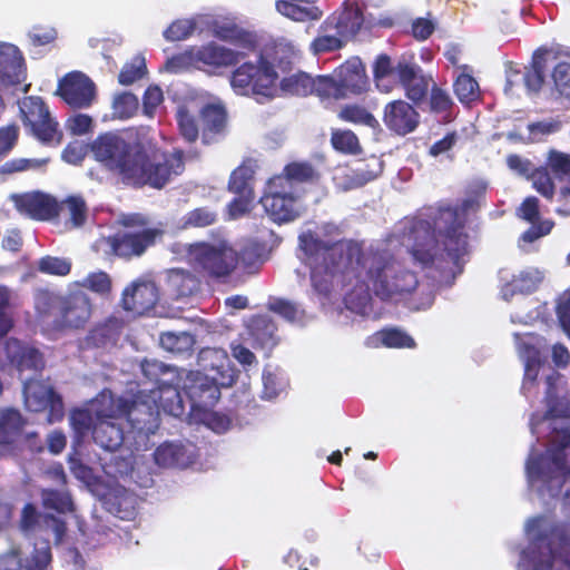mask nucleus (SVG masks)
<instances>
[{"instance_id":"29","label":"nucleus","mask_w":570,"mask_h":570,"mask_svg":"<svg viewBox=\"0 0 570 570\" xmlns=\"http://www.w3.org/2000/svg\"><path fill=\"white\" fill-rule=\"evenodd\" d=\"M158 302V292L153 283H139L124 292L125 308L136 313L153 309Z\"/></svg>"},{"instance_id":"49","label":"nucleus","mask_w":570,"mask_h":570,"mask_svg":"<svg viewBox=\"0 0 570 570\" xmlns=\"http://www.w3.org/2000/svg\"><path fill=\"white\" fill-rule=\"evenodd\" d=\"M217 222V213L208 206L197 207L183 217L184 228H204Z\"/></svg>"},{"instance_id":"59","label":"nucleus","mask_w":570,"mask_h":570,"mask_svg":"<svg viewBox=\"0 0 570 570\" xmlns=\"http://www.w3.org/2000/svg\"><path fill=\"white\" fill-rule=\"evenodd\" d=\"M80 285L99 295H108L112 287L110 276L104 271L89 273Z\"/></svg>"},{"instance_id":"30","label":"nucleus","mask_w":570,"mask_h":570,"mask_svg":"<svg viewBox=\"0 0 570 570\" xmlns=\"http://www.w3.org/2000/svg\"><path fill=\"white\" fill-rule=\"evenodd\" d=\"M248 333L253 347L266 350L268 353L277 345L275 322L267 315H255L249 320Z\"/></svg>"},{"instance_id":"13","label":"nucleus","mask_w":570,"mask_h":570,"mask_svg":"<svg viewBox=\"0 0 570 570\" xmlns=\"http://www.w3.org/2000/svg\"><path fill=\"white\" fill-rule=\"evenodd\" d=\"M259 203L267 216L278 225L297 219L303 209L294 189L273 178L268 179Z\"/></svg>"},{"instance_id":"8","label":"nucleus","mask_w":570,"mask_h":570,"mask_svg":"<svg viewBox=\"0 0 570 570\" xmlns=\"http://www.w3.org/2000/svg\"><path fill=\"white\" fill-rule=\"evenodd\" d=\"M291 61L276 59L269 55L261 53L257 59V65L253 62H244L238 66L230 76V85L233 89L239 95H259L264 97H274L276 91V82L278 73L275 70L278 67L285 71Z\"/></svg>"},{"instance_id":"44","label":"nucleus","mask_w":570,"mask_h":570,"mask_svg":"<svg viewBox=\"0 0 570 570\" xmlns=\"http://www.w3.org/2000/svg\"><path fill=\"white\" fill-rule=\"evenodd\" d=\"M253 178V168L242 164L232 171L228 180V190L235 195H254L252 186Z\"/></svg>"},{"instance_id":"64","label":"nucleus","mask_w":570,"mask_h":570,"mask_svg":"<svg viewBox=\"0 0 570 570\" xmlns=\"http://www.w3.org/2000/svg\"><path fill=\"white\" fill-rule=\"evenodd\" d=\"M51 562V550L47 544L42 548H35L30 558L27 560V570H46Z\"/></svg>"},{"instance_id":"48","label":"nucleus","mask_w":570,"mask_h":570,"mask_svg":"<svg viewBox=\"0 0 570 570\" xmlns=\"http://www.w3.org/2000/svg\"><path fill=\"white\" fill-rule=\"evenodd\" d=\"M377 336L381 343L390 348H413L416 346L414 338L397 327H385L377 332Z\"/></svg>"},{"instance_id":"31","label":"nucleus","mask_w":570,"mask_h":570,"mask_svg":"<svg viewBox=\"0 0 570 570\" xmlns=\"http://www.w3.org/2000/svg\"><path fill=\"white\" fill-rule=\"evenodd\" d=\"M546 52V50L543 52L535 51L530 66L525 67L523 72L520 70H511L508 73L507 85L511 87L515 82L514 78L522 75V80L528 91L534 94L539 92L544 83Z\"/></svg>"},{"instance_id":"52","label":"nucleus","mask_w":570,"mask_h":570,"mask_svg":"<svg viewBox=\"0 0 570 570\" xmlns=\"http://www.w3.org/2000/svg\"><path fill=\"white\" fill-rule=\"evenodd\" d=\"M429 110L432 114L450 112L453 101L449 92L433 83L429 89Z\"/></svg>"},{"instance_id":"37","label":"nucleus","mask_w":570,"mask_h":570,"mask_svg":"<svg viewBox=\"0 0 570 570\" xmlns=\"http://www.w3.org/2000/svg\"><path fill=\"white\" fill-rule=\"evenodd\" d=\"M338 119L353 125L375 129L380 126L377 119L364 106L357 104L344 105L337 114Z\"/></svg>"},{"instance_id":"3","label":"nucleus","mask_w":570,"mask_h":570,"mask_svg":"<svg viewBox=\"0 0 570 570\" xmlns=\"http://www.w3.org/2000/svg\"><path fill=\"white\" fill-rule=\"evenodd\" d=\"M365 268L366 293L364 299H370L368 291L382 302L402 303L411 311H421L433 304L431 291L420 285L416 273L402 267L394 256L385 250L375 252L362 258Z\"/></svg>"},{"instance_id":"38","label":"nucleus","mask_w":570,"mask_h":570,"mask_svg":"<svg viewBox=\"0 0 570 570\" xmlns=\"http://www.w3.org/2000/svg\"><path fill=\"white\" fill-rule=\"evenodd\" d=\"M460 68L463 72L454 80L453 89L460 102L469 104L479 98V83L470 73L466 72L469 70L468 65L460 66Z\"/></svg>"},{"instance_id":"24","label":"nucleus","mask_w":570,"mask_h":570,"mask_svg":"<svg viewBox=\"0 0 570 570\" xmlns=\"http://www.w3.org/2000/svg\"><path fill=\"white\" fill-rule=\"evenodd\" d=\"M4 355L20 373L24 371L38 373L45 366L42 354L38 348L29 346L14 337L6 341Z\"/></svg>"},{"instance_id":"57","label":"nucleus","mask_w":570,"mask_h":570,"mask_svg":"<svg viewBox=\"0 0 570 570\" xmlns=\"http://www.w3.org/2000/svg\"><path fill=\"white\" fill-rule=\"evenodd\" d=\"M196 30V22L191 19H177L164 31L167 41H181L189 38Z\"/></svg>"},{"instance_id":"54","label":"nucleus","mask_w":570,"mask_h":570,"mask_svg":"<svg viewBox=\"0 0 570 570\" xmlns=\"http://www.w3.org/2000/svg\"><path fill=\"white\" fill-rule=\"evenodd\" d=\"M560 180L570 175V154L551 149L547 157V167Z\"/></svg>"},{"instance_id":"1","label":"nucleus","mask_w":570,"mask_h":570,"mask_svg":"<svg viewBox=\"0 0 570 570\" xmlns=\"http://www.w3.org/2000/svg\"><path fill=\"white\" fill-rule=\"evenodd\" d=\"M487 186L474 185L460 207L440 206L415 216L407 232L410 253L422 268L435 267L442 276L455 278L462 274L469 255L465 214L481 206Z\"/></svg>"},{"instance_id":"18","label":"nucleus","mask_w":570,"mask_h":570,"mask_svg":"<svg viewBox=\"0 0 570 570\" xmlns=\"http://www.w3.org/2000/svg\"><path fill=\"white\" fill-rule=\"evenodd\" d=\"M395 75L404 90L405 97L420 106L428 97L433 81L432 76L423 71L415 61L400 59L395 65Z\"/></svg>"},{"instance_id":"42","label":"nucleus","mask_w":570,"mask_h":570,"mask_svg":"<svg viewBox=\"0 0 570 570\" xmlns=\"http://www.w3.org/2000/svg\"><path fill=\"white\" fill-rule=\"evenodd\" d=\"M176 120L179 134L187 142L193 144L198 139L199 135L202 136V128L197 117L186 106L178 107Z\"/></svg>"},{"instance_id":"32","label":"nucleus","mask_w":570,"mask_h":570,"mask_svg":"<svg viewBox=\"0 0 570 570\" xmlns=\"http://www.w3.org/2000/svg\"><path fill=\"white\" fill-rule=\"evenodd\" d=\"M272 178L281 180L283 185L293 189L294 184L317 181L320 173L309 161H291L284 166L279 175H275Z\"/></svg>"},{"instance_id":"12","label":"nucleus","mask_w":570,"mask_h":570,"mask_svg":"<svg viewBox=\"0 0 570 570\" xmlns=\"http://www.w3.org/2000/svg\"><path fill=\"white\" fill-rule=\"evenodd\" d=\"M141 371L150 382H154L156 387L151 389L147 394L153 395V399L158 407V414L161 412L175 417L184 414L185 407L180 396L179 382H168L161 380L159 376L169 371V367L158 361H147L141 363Z\"/></svg>"},{"instance_id":"43","label":"nucleus","mask_w":570,"mask_h":570,"mask_svg":"<svg viewBox=\"0 0 570 570\" xmlns=\"http://www.w3.org/2000/svg\"><path fill=\"white\" fill-rule=\"evenodd\" d=\"M313 85V77L303 71L284 77L279 82L282 91L295 96L312 95Z\"/></svg>"},{"instance_id":"9","label":"nucleus","mask_w":570,"mask_h":570,"mask_svg":"<svg viewBox=\"0 0 570 570\" xmlns=\"http://www.w3.org/2000/svg\"><path fill=\"white\" fill-rule=\"evenodd\" d=\"M188 255L195 269L212 279L227 278L238 266L237 250L227 239L194 243Z\"/></svg>"},{"instance_id":"4","label":"nucleus","mask_w":570,"mask_h":570,"mask_svg":"<svg viewBox=\"0 0 570 570\" xmlns=\"http://www.w3.org/2000/svg\"><path fill=\"white\" fill-rule=\"evenodd\" d=\"M299 248L306 256V264L311 268V283L314 291L328 296L333 289L334 278L342 274L351 282L350 275L360 278L358 272L363 252L353 242H335L327 244L312 232L299 236Z\"/></svg>"},{"instance_id":"11","label":"nucleus","mask_w":570,"mask_h":570,"mask_svg":"<svg viewBox=\"0 0 570 570\" xmlns=\"http://www.w3.org/2000/svg\"><path fill=\"white\" fill-rule=\"evenodd\" d=\"M116 415H120L131 430L138 433H154L159 426L158 407L153 399L144 391H139L132 399H110Z\"/></svg>"},{"instance_id":"19","label":"nucleus","mask_w":570,"mask_h":570,"mask_svg":"<svg viewBox=\"0 0 570 570\" xmlns=\"http://www.w3.org/2000/svg\"><path fill=\"white\" fill-rule=\"evenodd\" d=\"M115 406L109 401L108 406L96 412V421L92 426V440L107 451L118 450L124 442V429L120 415H116Z\"/></svg>"},{"instance_id":"35","label":"nucleus","mask_w":570,"mask_h":570,"mask_svg":"<svg viewBox=\"0 0 570 570\" xmlns=\"http://www.w3.org/2000/svg\"><path fill=\"white\" fill-rule=\"evenodd\" d=\"M26 421L21 413L12 407L0 412V445H9L14 436L22 430Z\"/></svg>"},{"instance_id":"6","label":"nucleus","mask_w":570,"mask_h":570,"mask_svg":"<svg viewBox=\"0 0 570 570\" xmlns=\"http://www.w3.org/2000/svg\"><path fill=\"white\" fill-rule=\"evenodd\" d=\"M570 426L554 429L544 452L530 455L525 472L531 485L541 494L558 497L566 480L570 476Z\"/></svg>"},{"instance_id":"60","label":"nucleus","mask_w":570,"mask_h":570,"mask_svg":"<svg viewBox=\"0 0 570 570\" xmlns=\"http://www.w3.org/2000/svg\"><path fill=\"white\" fill-rule=\"evenodd\" d=\"M147 73V68L144 58L136 57L131 62L124 65L119 72L118 81L124 86H129L135 81L144 78Z\"/></svg>"},{"instance_id":"41","label":"nucleus","mask_w":570,"mask_h":570,"mask_svg":"<svg viewBox=\"0 0 570 570\" xmlns=\"http://www.w3.org/2000/svg\"><path fill=\"white\" fill-rule=\"evenodd\" d=\"M41 500L42 507L47 510H53L62 514L75 511V505L68 491L43 489L41 491Z\"/></svg>"},{"instance_id":"16","label":"nucleus","mask_w":570,"mask_h":570,"mask_svg":"<svg viewBox=\"0 0 570 570\" xmlns=\"http://www.w3.org/2000/svg\"><path fill=\"white\" fill-rule=\"evenodd\" d=\"M230 385H220L218 380L200 371L187 372L181 389L190 401L191 409L207 411L214 407L220 399V389Z\"/></svg>"},{"instance_id":"21","label":"nucleus","mask_w":570,"mask_h":570,"mask_svg":"<svg viewBox=\"0 0 570 570\" xmlns=\"http://www.w3.org/2000/svg\"><path fill=\"white\" fill-rule=\"evenodd\" d=\"M198 365L200 372L218 380L220 385H233L236 382L237 371L224 348H202L198 353Z\"/></svg>"},{"instance_id":"27","label":"nucleus","mask_w":570,"mask_h":570,"mask_svg":"<svg viewBox=\"0 0 570 570\" xmlns=\"http://www.w3.org/2000/svg\"><path fill=\"white\" fill-rule=\"evenodd\" d=\"M199 120L203 144H213L226 129V109L222 105L206 104L199 110Z\"/></svg>"},{"instance_id":"23","label":"nucleus","mask_w":570,"mask_h":570,"mask_svg":"<svg viewBox=\"0 0 570 570\" xmlns=\"http://www.w3.org/2000/svg\"><path fill=\"white\" fill-rule=\"evenodd\" d=\"M17 210L36 220H50L59 216L58 202L40 191L14 195Z\"/></svg>"},{"instance_id":"15","label":"nucleus","mask_w":570,"mask_h":570,"mask_svg":"<svg viewBox=\"0 0 570 570\" xmlns=\"http://www.w3.org/2000/svg\"><path fill=\"white\" fill-rule=\"evenodd\" d=\"M23 397L27 409L31 412L47 411V422H60L65 416L62 397L56 390L38 381L23 382Z\"/></svg>"},{"instance_id":"5","label":"nucleus","mask_w":570,"mask_h":570,"mask_svg":"<svg viewBox=\"0 0 570 570\" xmlns=\"http://www.w3.org/2000/svg\"><path fill=\"white\" fill-rule=\"evenodd\" d=\"M33 307L39 325L51 333L83 330L94 311L89 295L81 289L60 294L39 288L33 295Z\"/></svg>"},{"instance_id":"50","label":"nucleus","mask_w":570,"mask_h":570,"mask_svg":"<svg viewBox=\"0 0 570 570\" xmlns=\"http://www.w3.org/2000/svg\"><path fill=\"white\" fill-rule=\"evenodd\" d=\"M196 56V47H190L187 50L168 58L165 67L173 73H180L191 69H197Z\"/></svg>"},{"instance_id":"33","label":"nucleus","mask_w":570,"mask_h":570,"mask_svg":"<svg viewBox=\"0 0 570 570\" xmlns=\"http://www.w3.org/2000/svg\"><path fill=\"white\" fill-rule=\"evenodd\" d=\"M215 36L240 49L253 51L257 46L256 36L235 23H222L216 26Z\"/></svg>"},{"instance_id":"17","label":"nucleus","mask_w":570,"mask_h":570,"mask_svg":"<svg viewBox=\"0 0 570 570\" xmlns=\"http://www.w3.org/2000/svg\"><path fill=\"white\" fill-rule=\"evenodd\" d=\"M55 95L73 109H85L96 98V86L85 73L72 71L59 80Z\"/></svg>"},{"instance_id":"20","label":"nucleus","mask_w":570,"mask_h":570,"mask_svg":"<svg viewBox=\"0 0 570 570\" xmlns=\"http://www.w3.org/2000/svg\"><path fill=\"white\" fill-rule=\"evenodd\" d=\"M416 105L403 99H395L387 102L383 110V122L393 134L406 136L416 130L420 125V112Z\"/></svg>"},{"instance_id":"55","label":"nucleus","mask_w":570,"mask_h":570,"mask_svg":"<svg viewBox=\"0 0 570 570\" xmlns=\"http://www.w3.org/2000/svg\"><path fill=\"white\" fill-rule=\"evenodd\" d=\"M553 88L559 98L570 100V63L561 61L552 71Z\"/></svg>"},{"instance_id":"39","label":"nucleus","mask_w":570,"mask_h":570,"mask_svg":"<svg viewBox=\"0 0 570 570\" xmlns=\"http://www.w3.org/2000/svg\"><path fill=\"white\" fill-rule=\"evenodd\" d=\"M331 145L334 150L343 155H358L362 153L360 139L351 129H332Z\"/></svg>"},{"instance_id":"51","label":"nucleus","mask_w":570,"mask_h":570,"mask_svg":"<svg viewBox=\"0 0 570 570\" xmlns=\"http://www.w3.org/2000/svg\"><path fill=\"white\" fill-rule=\"evenodd\" d=\"M49 161L50 158H14L6 161L0 167V171L2 174L11 175L27 170H39L45 168Z\"/></svg>"},{"instance_id":"26","label":"nucleus","mask_w":570,"mask_h":570,"mask_svg":"<svg viewBox=\"0 0 570 570\" xmlns=\"http://www.w3.org/2000/svg\"><path fill=\"white\" fill-rule=\"evenodd\" d=\"M338 86L342 90L360 95L367 90L368 78L365 66L357 57L351 58L336 69Z\"/></svg>"},{"instance_id":"47","label":"nucleus","mask_w":570,"mask_h":570,"mask_svg":"<svg viewBox=\"0 0 570 570\" xmlns=\"http://www.w3.org/2000/svg\"><path fill=\"white\" fill-rule=\"evenodd\" d=\"M87 205L81 196H69L59 204V214L67 213L72 227H80L87 219Z\"/></svg>"},{"instance_id":"28","label":"nucleus","mask_w":570,"mask_h":570,"mask_svg":"<svg viewBox=\"0 0 570 570\" xmlns=\"http://www.w3.org/2000/svg\"><path fill=\"white\" fill-rule=\"evenodd\" d=\"M332 23L340 37L350 38L357 35L364 23L358 1L345 0L337 16L332 18Z\"/></svg>"},{"instance_id":"2","label":"nucleus","mask_w":570,"mask_h":570,"mask_svg":"<svg viewBox=\"0 0 570 570\" xmlns=\"http://www.w3.org/2000/svg\"><path fill=\"white\" fill-rule=\"evenodd\" d=\"M90 151L111 176L125 186L140 189H163L174 176L185 169L184 151L149 149L142 144H131L116 132L100 134Z\"/></svg>"},{"instance_id":"7","label":"nucleus","mask_w":570,"mask_h":570,"mask_svg":"<svg viewBox=\"0 0 570 570\" xmlns=\"http://www.w3.org/2000/svg\"><path fill=\"white\" fill-rule=\"evenodd\" d=\"M538 529L535 549L528 556L527 570H570V525L547 522L540 517L532 521Z\"/></svg>"},{"instance_id":"40","label":"nucleus","mask_w":570,"mask_h":570,"mask_svg":"<svg viewBox=\"0 0 570 570\" xmlns=\"http://www.w3.org/2000/svg\"><path fill=\"white\" fill-rule=\"evenodd\" d=\"M14 309L12 291L0 285V340L6 337L14 326Z\"/></svg>"},{"instance_id":"36","label":"nucleus","mask_w":570,"mask_h":570,"mask_svg":"<svg viewBox=\"0 0 570 570\" xmlns=\"http://www.w3.org/2000/svg\"><path fill=\"white\" fill-rule=\"evenodd\" d=\"M543 279V274L537 267H528L514 275L508 283L511 294L533 293Z\"/></svg>"},{"instance_id":"46","label":"nucleus","mask_w":570,"mask_h":570,"mask_svg":"<svg viewBox=\"0 0 570 570\" xmlns=\"http://www.w3.org/2000/svg\"><path fill=\"white\" fill-rule=\"evenodd\" d=\"M301 2L311 3L309 0H277L276 9L281 14L294 21L303 22L318 18V14L314 13L313 9L302 7Z\"/></svg>"},{"instance_id":"34","label":"nucleus","mask_w":570,"mask_h":570,"mask_svg":"<svg viewBox=\"0 0 570 570\" xmlns=\"http://www.w3.org/2000/svg\"><path fill=\"white\" fill-rule=\"evenodd\" d=\"M154 459L161 468L181 469L189 463L185 446L175 443L160 444L154 452Z\"/></svg>"},{"instance_id":"61","label":"nucleus","mask_w":570,"mask_h":570,"mask_svg":"<svg viewBox=\"0 0 570 570\" xmlns=\"http://www.w3.org/2000/svg\"><path fill=\"white\" fill-rule=\"evenodd\" d=\"M114 114L121 118L128 119L132 117L138 109V99L131 92L119 94L112 102Z\"/></svg>"},{"instance_id":"56","label":"nucleus","mask_w":570,"mask_h":570,"mask_svg":"<svg viewBox=\"0 0 570 570\" xmlns=\"http://www.w3.org/2000/svg\"><path fill=\"white\" fill-rule=\"evenodd\" d=\"M393 72H395V66H393L391 57L386 53L379 55L373 63V78L381 91H391V87L384 86L383 81Z\"/></svg>"},{"instance_id":"22","label":"nucleus","mask_w":570,"mask_h":570,"mask_svg":"<svg viewBox=\"0 0 570 570\" xmlns=\"http://www.w3.org/2000/svg\"><path fill=\"white\" fill-rule=\"evenodd\" d=\"M197 69L218 75L223 69L236 66L245 53L219 46L216 42L196 47Z\"/></svg>"},{"instance_id":"53","label":"nucleus","mask_w":570,"mask_h":570,"mask_svg":"<svg viewBox=\"0 0 570 570\" xmlns=\"http://www.w3.org/2000/svg\"><path fill=\"white\" fill-rule=\"evenodd\" d=\"M37 268L42 274L67 276L71 272V263L62 257L47 255L38 261Z\"/></svg>"},{"instance_id":"25","label":"nucleus","mask_w":570,"mask_h":570,"mask_svg":"<svg viewBox=\"0 0 570 570\" xmlns=\"http://www.w3.org/2000/svg\"><path fill=\"white\" fill-rule=\"evenodd\" d=\"M26 79L24 58L19 48L11 43H0V82L17 86Z\"/></svg>"},{"instance_id":"45","label":"nucleus","mask_w":570,"mask_h":570,"mask_svg":"<svg viewBox=\"0 0 570 570\" xmlns=\"http://www.w3.org/2000/svg\"><path fill=\"white\" fill-rule=\"evenodd\" d=\"M161 346L176 354L190 353L195 345L194 335L187 332H167L160 335Z\"/></svg>"},{"instance_id":"62","label":"nucleus","mask_w":570,"mask_h":570,"mask_svg":"<svg viewBox=\"0 0 570 570\" xmlns=\"http://www.w3.org/2000/svg\"><path fill=\"white\" fill-rule=\"evenodd\" d=\"M342 47H343V41L341 40V37L338 35L337 36L321 35V36H317L311 42V50L314 55L332 52V51L341 49Z\"/></svg>"},{"instance_id":"14","label":"nucleus","mask_w":570,"mask_h":570,"mask_svg":"<svg viewBox=\"0 0 570 570\" xmlns=\"http://www.w3.org/2000/svg\"><path fill=\"white\" fill-rule=\"evenodd\" d=\"M161 235L163 232L158 228L118 229L106 238V243L112 255L130 261L142 256Z\"/></svg>"},{"instance_id":"10","label":"nucleus","mask_w":570,"mask_h":570,"mask_svg":"<svg viewBox=\"0 0 570 570\" xmlns=\"http://www.w3.org/2000/svg\"><path fill=\"white\" fill-rule=\"evenodd\" d=\"M19 112L26 130L42 145H59L62 132L48 105L39 96H26L19 101Z\"/></svg>"},{"instance_id":"58","label":"nucleus","mask_w":570,"mask_h":570,"mask_svg":"<svg viewBox=\"0 0 570 570\" xmlns=\"http://www.w3.org/2000/svg\"><path fill=\"white\" fill-rule=\"evenodd\" d=\"M532 186L542 197L552 202L556 194V186L547 168H538L532 173Z\"/></svg>"},{"instance_id":"63","label":"nucleus","mask_w":570,"mask_h":570,"mask_svg":"<svg viewBox=\"0 0 570 570\" xmlns=\"http://www.w3.org/2000/svg\"><path fill=\"white\" fill-rule=\"evenodd\" d=\"M19 128L16 124L0 127V156H7L17 145Z\"/></svg>"}]
</instances>
